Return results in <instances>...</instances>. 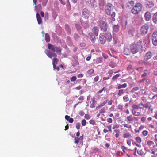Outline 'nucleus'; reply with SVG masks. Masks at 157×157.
I'll use <instances>...</instances> for the list:
<instances>
[{
	"label": "nucleus",
	"mask_w": 157,
	"mask_h": 157,
	"mask_svg": "<svg viewBox=\"0 0 157 157\" xmlns=\"http://www.w3.org/2000/svg\"><path fill=\"white\" fill-rule=\"evenodd\" d=\"M114 132L116 133L115 135L116 137H118L119 136V131L117 130H114Z\"/></svg>",
	"instance_id": "38"
},
{
	"label": "nucleus",
	"mask_w": 157,
	"mask_h": 157,
	"mask_svg": "<svg viewBox=\"0 0 157 157\" xmlns=\"http://www.w3.org/2000/svg\"><path fill=\"white\" fill-rule=\"evenodd\" d=\"M144 126H143V125H141V126L139 128V130H140V131H141V130H142V129H143L144 128Z\"/></svg>",
	"instance_id": "64"
},
{
	"label": "nucleus",
	"mask_w": 157,
	"mask_h": 157,
	"mask_svg": "<svg viewBox=\"0 0 157 157\" xmlns=\"http://www.w3.org/2000/svg\"><path fill=\"white\" fill-rule=\"evenodd\" d=\"M53 66V68L54 70H57V71H59L60 70L59 67H57L56 66V64H55L54 63V64H52Z\"/></svg>",
	"instance_id": "30"
},
{
	"label": "nucleus",
	"mask_w": 157,
	"mask_h": 157,
	"mask_svg": "<svg viewBox=\"0 0 157 157\" xmlns=\"http://www.w3.org/2000/svg\"><path fill=\"white\" fill-rule=\"evenodd\" d=\"M78 99L80 101H83L84 99V97L83 96H80L78 98Z\"/></svg>",
	"instance_id": "62"
},
{
	"label": "nucleus",
	"mask_w": 157,
	"mask_h": 157,
	"mask_svg": "<svg viewBox=\"0 0 157 157\" xmlns=\"http://www.w3.org/2000/svg\"><path fill=\"white\" fill-rule=\"evenodd\" d=\"M144 16L145 19L146 21H149L151 20V14L149 12H146L144 14Z\"/></svg>",
	"instance_id": "12"
},
{
	"label": "nucleus",
	"mask_w": 157,
	"mask_h": 157,
	"mask_svg": "<svg viewBox=\"0 0 157 157\" xmlns=\"http://www.w3.org/2000/svg\"><path fill=\"white\" fill-rule=\"evenodd\" d=\"M89 122H90V124H92L93 125H94L95 123L94 121V120H90Z\"/></svg>",
	"instance_id": "52"
},
{
	"label": "nucleus",
	"mask_w": 157,
	"mask_h": 157,
	"mask_svg": "<svg viewBox=\"0 0 157 157\" xmlns=\"http://www.w3.org/2000/svg\"><path fill=\"white\" fill-rule=\"evenodd\" d=\"M111 17L112 18V20L113 21H115V19L114 18V17L115 16V13L114 12H113L112 14H110Z\"/></svg>",
	"instance_id": "31"
},
{
	"label": "nucleus",
	"mask_w": 157,
	"mask_h": 157,
	"mask_svg": "<svg viewBox=\"0 0 157 157\" xmlns=\"http://www.w3.org/2000/svg\"><path fill=\"white\" fill-rule=\"evenodd\" d=\"M105 107L103 108L99 111L100 113L102 114L105 113Z\"/></svg>",
	"instance_id": "36"
},
{
	"label": "nucleus",
	"mask_w": 157,
	"mask_h": 157,
	"mask_svg": "<svg viewBox=\"0 0 157 157\" xmlns=\"http://www.w3.org/2000/svg\"><path fill=\"white\" fill-rule=\"evenodd\" d=\"M102 58L101 57H99L97 58L96 60V62L97 63H99L102 62Z\"/></svg>",
	"instance_id": "28"
},
{
	"label": "nucleus",
	"mask_w": 157,
	"mask_h": 157,
	"mask_svg": "<svg viewBox=\"0 0 157 157\" xmlns=\"http://www.w3.org/2000/svg\"><path fill=\"white\" fill-rule=\"evenodd\" d=\"M48 0H43L42 4L43 6H45L47 4Z\"/></svg>",
	"instance_id": "37"
},
{
	"label": "nucleus",
	"mask_w": 157,
	"mask_h": 157,
	"mask_svg": "<svg viewBox=\"0 0 157 157\" xmlns=\"http://www.w3.org/2000/svg\"><path fill=\"white\" fill-rule=\"evenodd\" d=\"M117 108L120 110H122L123 109V106L120 104L118 105L117 106Z\"/></svg>",
	"instance_id": "44"
},
{
	"label": "nucleus",
	"mask_w": 157,
	"mask_h": 157,
	"mask_svg": "<svg viewBox=\"0 0 157 157\" xmlns=\"http://www.w3.org/2000/svg\"><path fill=\"white\" fill-rule=\"evenodd\" d=\"M137 153L138 154L140 155H143L144 154V152L141 150L140 151H137Z\"/></svg>",
	"instance_id": "57"
},
{
	"label": "nucleus",
	"mask_w": 157,
	"mask_h": 157,
	"mask_svg": "<svg viewBox=\"0 0 157 157\" xmlns=\"http://www.w3.org/2000/svg\"><path fill=\"white\" fill-rule=\"evenodd\" d=\"M123 101L125 102L128 101V96L127 95L124 96L123 97Z\"/></svg>",
	"instance_id": "41"
},
{
	"label": "nucleus",
	"mask_w": 157,
	"mask_h": 157,
	"mask_svg": "<svg viewBox=\"0 0 157 157\" xmlns=\"http://www.w3.org/2000/svg\"><path fill=\"white\" fill-rule=\"evenodd\" d=\"M99 39L100 43L102 44H104L106 41H107L105 36L104 33H100Z\"/></svg>",
	"instance_id": "8"
},
{
	"label": "nucleus",
	"mask_w": 157,
	"mask_h": 157,
	"mask_svg": "<svg viewBox=\"0 0 157 157\" xmlns=\"http://www.w3.org/2000/svg\"><path fill=\"white\" fill-rule=\"evenodd\" d=\"M139 88L138 87H136L135 88H134L132 90V91L133 92H134L135 91H137L138 90Z\"/></svg>",
	"instance_id": "51"
},
{
	"label": "nucleus",
	"mask_w": 157,
	"mask_h": 157,
	"mask_svg": "<svg viewBox=\"0 0 157 157\" xmlns=\"http://www.w3.org/2000/svg\"><path fill=\"white\" fill-rule=\"evenodd\" d=\"M140 110H139V109L137 110L133 109L132 113L135 116H139L140 114Z\"/></svg>",
	"instance_id": "22"
},
{
	"label": "nucleus",
	"mask_w": 157,
	"mask_h": 157,
	"mask_svg": "<svg viewBox=\"0 0 157 157\" xmlns=\"http://www.w3.org/2000/svg\"><path fill=\"white\" fill-rule=\"evenodd\" d=\"M146 5L147 7L150 8L153 6L154 4L152 0H149L146 2Z\"/></svg>",
	"instance_id": "15"
},
{
	"label": "nucleus",
	"mask_w": 157,
	"mask_h": 157,
	"mask_svg": "<svg viewBox=\"0 0 157 157\" xmlns=\"http://www.w3.org/2000/svg\"><path fill=\"white\" fill-rule=\"evenodd\" d=\"M99 29L97 26L94 27L92 29V33L94 36H97L98 35Z\"/></svg>",
	"instance_id": "11"
},
{
	"label": "nucleus",
	"mask_w": 157,
	"mask_h": 157,
	"mask_svg": "<svg viewBox=\"0 0 157 157\" xmlns=\"http://www.w3.org/2000/svg\"><path fill=\"white\" fill-rule=\"evenodd\" d=\"M129 3L130 6H133L134 5V2L133 1H131L129 2Z\"/></svg>",
	"instance_id": "55"
},
{
	"label": "nucleus",
	"mask_w": 157,
	"mask_h": 157,
	"mask_svg": "<svg viewBox=\"0 0 157 157\" xmlns=\"http://www.w3.org/2000/svg\"><path fill=\"white\" fill-rule=\"evenodd\" d=\"M106 89L105 87H104L101 90L98 91L97 92V93L100 94L103 91H104L105 92V91H106Z\"/></svg>",
	"instance_id": "33"
},
{
	"label": "nucleus",
	"mask_w": 157,
	"mask_h": 157,
	"mask_svg": "<svg viewBox=\"0 0 157 157\" xmlns=\"http://www.w3.org/2000/svg\"><path fill=\"white\" fill-rule=\"evenodd\" d=\"M112 4L109 2L107 3L105 6V13L107 15L111 14L112 10L113 9Z\"/></svg>",
	"instance_id": "4"
},
{
	"label": "nucleus",
	"mask_w": 157,
	"mask_h": 157,
	"mask_svg": "<svg viewBox=\"0 0 157 157\" xmlns=\"http://www.w3.org/2000/svg\"><path fill=\"white\" fill-rule=\"evenodd\" d=\"M107 128H108L109 131L110 132H111L112 130H111V126L110 125L108 126H107Z\"/></svg>",
	"instance_id": "61"
},
{
	"label": "nucleus",
	"mask_w": 157,
	"mask_h": 157,
	"mask_svg": "<svg viewBox=\"0 0 157 157\" xmlns=\"http://www.w3.org/2000/svg\"><path fill=\"white\" fill-rule=\"evenodd\" d=\"M91 100L92 102L91 103V102H90V107L91 108H94L95 107L94 105L96 104L97 102L96 99L94 97H93L91 98Z\"/></svg>",
	"instance_id": "16"
},
{
	"label": "nucleus",
	"mask_w": 157,
	"mask_h": 157,
	"mask_svg": "<svg viewBox=\"0 0 157 157\" xmlns=\"http://www.w3.org/2000/svg\"><path fill=\"white\" fill-rule=\"evenodd\" d=\"M36 17L38 24L39 25L42 24V19L40 14L38 13L36 14Z\"/></svg>",
	"instance_id": "17"
},
{
	"label": "nucleus",
	"mask_w": 157,
	"mask_h": 157,
	"mask_svg": "<svg viewBox=\"0 0 157 157\" xmlns=\"http://www.w3.org/2000/svg\"><path fill=\"white\" fill-rule=\"evenodd\" d=\"M102 56L105 59H107L108 57V55L104 53H102Z\"/></svg>",
	"instance_id": "53"
},
{
	"label": "nucleus",
	"mask_w": 157,
	"mask_h": 157,
	"mask_svg": "<svg viewBox=\"0 0 157 157\" xmlns=\"http://www.w3.org/2000/svg\"><path fill=\"white\" fill-rule=\"evenodd\" d=\"M124 93V90L122 89H121L119 90V92L118 93V95L119 96H121Z\"/></svg>",
	"instance_id": "35"
},
{
	"label": "nucleus",
	"mask_w": 157,
	"mask_h": 157,
	"mask_svg": "<svg viewBox=\"0 0 157 157\" xmlns=\"http://www.w3.org/2000/svg\"><path fill=\"white\" fill-rule=\"evenodd\" d=\"M148 108L151 111H152L153 110V108L152 105H150Z\"/></svg>",
	"instance_id": "56"
},
{
	"label": "nucleus",
	"mask_w": 157,
	"mask_h": 157,
	"mask_svg": "<svg viewBox=\"0 0 157 157\" xmlns=\"http://www.w3.org/2000/svg\"><path fill=\"white\" fill-rule=\"evenodd\" d=\"M120 76V74H117L115 76H113L112 78V79L113 81H114L116 80Z\"/></svg>",
	"instance_id": "25"
},
{
	"label": "nucleus",
	"mask_w": 157,
	"mask_h": 157,
	"mask_svg": "<svg viewBox=\"0 0 157 157\" xmlns=\"http://www.w3.org/2000/svg\"><path fill=\"white\" fill-rule=\"evenodd\" d=\"M82 16L86 19H88L89 17V12L87 9L84 8L82 12Z\"/></svg>",
	"instance_id": "9"
},
{
	"label": "nucleus",
	"mask_w": 157,
	"mask_h": 157,
	"mask_svg": "<svg viewBox=\"0 0 157 157\" xmlns=\"http://www.w3.org/2000/svg\"><path fill=\"white\" fill-rule=\"evenodd\" d=\"M55 49L57 53L59 52L60 53V54H61V49L60 47H56Z\"/></svg>",
	"instance_id": "27"
},
{
	"label": "nucleus",
	"mask_w": 157,
	"mask_h": 157,
	"mask_svg": "<svg viewBox=\"0 0 157 157\" xmlns=\"http://www.w3.org/2000/svg\"><path fill=\"white\" fill-rule=\"evenodd\" d=\"M76 77L75 76H72L71 78V81L72 82L76 80Z\"/></svg>",
	"instance_id": "48"
},
{
	"label": "nucleus",
	"mask_w": 157,
	"mask_h": 157,
	"mask_svg": "<svg viewBox=\"0 0 157 157\" xmlns=\"http://www.w3.org/2000/svg\"><path fill=\"white\" fill-rule=\"evenodd\" d=\"M146 119V118L145 117H143L141 118V121L143 122H145Z\"/></svg>",
	"instance_id": "45"
},
{
	"label": "nucleus",
	"mask_w": 157,
	"mask_h": 157,
	"mask_svg": "<svg viewBox=\"0 0 157 157\" xmlns=\"http://www.w3.org/2000/svg\"><path fill=\"white\" fill-rule=\"evenodd\" d=\"M75 27L79 33H83L81 29V27L79 24H76L75 25Z\"/></svg>",
	"instance_id": "20"
},
{
	"label": "nucleus",
	"mask_w": 157,
	"mask_h": 157,
	"mask_svg": "<svg viewBox=\"0 0 157 157\" xmlns=\"http://www.w3.org/2000/svg\"><path fill=\"white\" fill-rule=\"evenodd\" d=\"M127 86V84L124 83L123 85L119 84L117 86V89H119L122 88H125Z\"/></svg>",
	"instance_id": "26"
},
{
	"label": "nucleus",
	"mask_w": 157,
	"mask_h": 157,
	"mask_svg": "<svg viewBox=\"0 0 157 157\" xmlns=\"http://www.w3.org/2000/svg\"><path fill=\"white\" fill-rule=\"evenodd\" d=\"M90 3L91 4H94L96 2V0H90Z\"/></svg>",
	"instance_id": "63"
},
{
	"label": "nucleus",
	"mask_w": 157,
	"mask_h": 157,
	"mask_svg": "<svg viewBox=\"0 0 157 157\" xmlns=\"http://www.w3.org/2000/svg\"><path fill=\"white\" fill-rule=\"evenodd\" d=\"M45 40L47 42H49L50 41V38L49 35L48 33H46L45 35Z\"/></svg>",
	"instance_id": "24"
},
{
	"label": "nucleus",
	"mask_w": 157,
	"mask_h": 157,
	"mask_svg": "<svg viewBox=\"0 0 157 157\" xmlns=\"http://www.w3.org/2000/svg\"><path fill=\"white\" fill-rule=\"evenodd\" d=\"M148 132L147 130H144L142 132L144 136H146L148 134Z\"/></svg>",
	"instance_id": "47"
},
{
	"label": "nucleus",
	"mask_w": 157,
	"mask_h": 157,
	"mask_svg": "<svg viewBox=\"0 0 157 157\" xmlns=\"http://www.w3.org/2000/svg\"><path fill=\"white\" fill-rule=\"evenodd\" d=\"M49 16L48 13V12H46L45 13V16L44 17V20L45 21L48 20V19Z\"/></svg>",
	"instance_id": "32"
},
{
	"label": "nucleus",
	"mask_w": 157,
	"mask_h": 157,
	"mask_svg": "<svg viewBox=\"0 0 157 157\" xmlns=\"http://www.w3.org/2000/svg\"><path fill=\"white\" fill-rule=\"evenodd\" d=\"M141 91L143 94H144L146 93V91L145 89H143L141 90Z\"/></svg>",
	"instance_id": "60"
},
{
	"label": "nucleus",
	"mask_w": 157,
	"mask_h": 157,
	"mask_svg": "<svg viewBox=\"0 0 157 157\" xmlns=\"http://www.w3.org/2000/svg\"><path fill=\"white\" fill-rule=\"evenodd\" d=\"M154 144V142L151 141H148L147 142V145L149 146H152Z\"/></svg>",
	"instance_id": "34"
},
{
	"label": "nucleus",
	"mask_w": 157,
	"mask_h": 157,
	"mask_svg": "<svg viewBox=\"0 0 157 157\" xmlns=\"http://www.w3.org/2000/svg\"><path fill=\"white\" fill-rule=\"evenodd\" d=\"M112 28L114 32L117 33L118 32L119 26L118 24L113 25Z\"/></svg>",
	"instance_id": "19"
},
{
	"label": "nucleus",
	"mask_w": 157,
	"mask_h": 157,
	"mask_svg": "<svg viewBox=\"0 0 157 157\" xmlns=\"http://www.w3.org/2000/svg\"><path fill=\"white\" fill-rule=\"evenodd\" d=\"M99 78V76L98 75L96 76L94 79V81L95 82H96L98 80Z\"/></svg>",
	"instance_id": "43"
},
{
	"label": "nucleus",
	"mask_w": 157,
	"mask_h": 157,
	"mask_svg": "<svg viewBox=\"0 0 157 157\" xmlns=\"http://www.w3.org/2000/svg\"><path fill=\"white\" fill-rule=\"evenodd\" d=\"M150 102H148L147 103H146L144 105V107L146 108H148L149 106L150 105Z\"/></svg>",
	"instance_id": "40"
},
{
	"label": "nucleus",
	"mask_w": 157,
	"mask_h": 157,
	"mask_svg": "<svg viewBox=\"0 0 157 157\" xmlns=\"http://www.w3.org/2000/svg\"><path fill=\"white\" fill-rule=\"evenodd\" d=\"M152 37L153 45L155 46L157 45V31H155L153 33Z\"/></svg>",
	"instance_id": "7"
},
{
	"label": "nucleus",
	"mask_w": 157,
	"mask_h": 157,
	"mask_svg": "<svg viewBox=\"0 0 157 157\" xmlns=\"http://www.w3.org/2000/svg\"><path fill=\"white\" fill-rule=\"evenodd\" d=\"M148 29L149 26L147 24H145L142 26L140 29L141 34L142 35H145L147 33Z\"/></svg>",
	"instance_id": "6"
},
{
	"label": "nucleus",
	"mask_w": 157,
	"mask_h": 157,
	"mask_svg": "<svg viewBox=\"0 0 157 157\" xmlns=\"http://www.w3.org/2000/svg\"><path fill=\"white\" fill-rule=\"evenodd\" d=\"M94 70L93 69H91L87 71V73L89 75H90L93 74L94 72Z\"/></svg>",
	"instance_id": "29"
},
{
	"label": "nucleus",
	"mask_w": 157,
	"mask_h": 157,
	"mask_svg": "<svg viewBox=\"0 0 157 157\" xmlns=\"http://www.w3.org/2000/svg\"><path fill=\"white\" fill-rule=\"evenodd\" d=\"M80 127V124L79 123H77L76 124V128L77 129H79Z\"/></svg>",
	"instance_id": "49"
},
{
	"label": "nucleus",
	"mask_w": 157,
	"mask_h": 157,
	"mask_svg": "<svg viewBox=\"0 0 157 157\" xmlns=\"http://www.w3.org/2000/svg\"><path fill=\"white\" fill-rule=\"evenodd\" d=\"M44 52L47 56L50 58H52L53 57H55L53 59L52 64H54V63L56 64H57L59 60L57 58H56L57 56L56 53L52 52L50 50L47 49L45 50Z\"/></svg>",
	"instance_id": "2"
},
{
	"label": "nucleus",
	"mask_w": 157,
	"mask_h": 157,
	"mask_svg": "<svg viewBox=\"0 0 157 157\" xmlns=\"http://www.w3.org/2000/svg\"><path fill=\"white\" fill-rule=\"evenodd\" d=\"M65 118L66 120L67 121H68L69 119L70 118V116L66 115L65 117Z\"/></svg>",
	"instance_id": "59"
},
{
	"label": "nucleus",
	"mask_w": 157,
	"mask_h": 157,
	"mask_svg": "<svg viewBox=\"0 0 157 157\" xmlns=\"http://www.w3.org/2000/svg\"><path fill=\"white\" fill-rule=\"evenodd\" d=\"M82 125V126H85L86 125V121L85 119L83 120L81 122Z\"/></svg>",
	"instance_id": "39"
},
{
	"label": "nucleus",
	"mask_w": 157,
	"mask_h": 157,
	"mask_svg": "<svg viewBox=\"0 0 157 157\" xmlns=\"http://www.w3.org/2000/svg\"><path fill=\"white\" fill-rule=\"evenodd\" d=\"M107 102V100H105L102 103H101V104L99 105L98 106H97L96 108V109H99L100 108L104 106L105 105V104Z\"/></svg>",
	"instance_id": "21"
},
{
	"label": "nucleus",
	"mask_w": 157,
	"mask_h": 157,
	"mask_svg": "<svg viewBox=\"0 0 157 157\" xmlns=\"http://www.w3.org/2000/svg\"><path fill=\"white\" fill-rule=\"evenodd\" d=\"M152 21L154 23H157V12L155 13L152 17Z\"/></svg>",
	"instance_id": "23"
},
{
	"label": "nucleus",
	"mask_w": 157,
	"mask_h": 157,
	"mask_svg": "<svg viewBox=\"0 0 157 157\" xmlns=\"http://www.w3.org/2000/svg\"><path fill=\"white\" fill-rule=\"evenodd\" d=\"M132 108L134 109H133L135 110H137L139 109L138 106L135 105H134L132 106Z\"/></svg>",
	"instance_id": "54"
},
{
	"label": "nucleus",
	"mask_w": 157,
	"mask_h": 157,
	"mask_svg": "<svg viewBox=\"0 0 157 157\" xmlns=\"http://www.w3.org/2000/svg\"><path fill=\"white\" fill-rule=\"evenodd\" d=\"M138 106V109H143L144 107V105L142 103L139 104Z\"/></svg>",
	"instance_id": "42"
},
{
	"label": "nucleus",
	"mask_w": 157,
	"mask_h": 157,
	"mask_svg": "<svg viewBox=\"0 0 157 157\" xmlns=\"http://www.w3.org/2000/svg\"><path fill=\"white\" fill-rule=\"evenodd\" d=\"M104 35L106 40L108 42H110L111 41L112 37L111 34L109 32H107L104 33Z\"/></svg>",
	"instance_id": "10"
},
{
	"label": "nucleus",
	"mask_w": 157,
	"mask_h": 157,
	"mask_svg": "<svg viewBox=\"0 0 157 157\" xmlns=\"http://www.w3.org/2000/svg\"><path fill=\"white\" fill-rule=\"evenodd\" d=\"M136 142L139 144H140L141 141V138H136Z\"/></svg>",
	"instance_id": "46"
},
{
	"label": "nucleus",
	"mask_w": 157,
	"mask_h": 157,
	"mask_svg": "<svg viewBox=\"0 0 157 157\" xmlns=\"http://www.w3.org/2000/svg\"><path fill=\"white\" fill-rule=\"evenodd\" d=\"M48 48L51 50L52 52H55L56 51L55 47L51 44L48 43Z\"/></svg>",
	"instance_id": "18"
},
{
	"label": "nucleus",
	"mask_w": 157,
	"mask_h": 157,
	"mask_svg": "<svg viewBox=\"0 0 157 157\" xmlns=\"http://www.w3.org/2000/svg\"><path fill=\"white\" fill-rule=\"evenodd\" d=\"M152 56V54L151 52H147L144 56V59L146 60H148Z\"/></svg>",
	"instance_id": "14"
},
{
	"label": "nucleus",
	"mask_w": 157,
	"mask_h": 157,
	"mask_svg": "<svg viewBox=\"0 0 157 157\" xmlns=\"http://www.w3.org/2000/svg\"><path fill=\"white\" fill-rule=\"evenodd\" d=\"M68 121H69V123H72L73 122L74 120H73V118H70L69 119V120H68Z\"/></svg>",
	"instance_id": "58"
},
{
	"label": "nucleus",
	"mask_w": 157,
	"mask_h": 157,
	"mask_svg": "<svg viewBox=\"0 0 157 157\" xmlns=\"http://www.w3.org/2000/svg\"><path fill=\"white\" fill-rule=\"evenodd\" d=\"M107 121L109 123H111L113 121V120L112 119L110 118H107Z\"/></svg>",
	"instance_id": "50"
},
{
	"label": "nucleus",
	"mask_w": 157,
	"mask_h": 157,
	"mask_svg": "<svg viewBox=\"0 0 157 157\" xmlns=\"http://www.w3.org/2000/svg\"><path fill=\"white\" fill-rule=\"evenodd\" d=\"M142 40H140L136 43H132L130 46L131 50L133 54H135L138 51L139 48H142Z\"/></svg>",
	"instance_id": "1"
},
{
	"label": "nucleus",
	"mask_w": 157,
	"mask_h": 157,
	"mask_svg": "<svg viewBox=\"0 0 157 157\" xmlns=\"http://www.w3.org/2000/svg\"><path fill=\"white\" fill-rule=\"evenodd\" d=\"M142 8V6L141 4L137 3L132 9L131 12L133 14H137L141 11Z\"/></svg>",
	"instance_id": "3"
},
{
	"label": "nucleus",
	"mask_w": 157,
	"mask_h": 157,
	"mask_svg": "<svg viewBox=\"0 0 157 157\" xmlns=\"http://www.w3.org/2000/svg\"><path fill=\"white\" fill-rule=\"evenodd\" d=\"M99 26L100 30L103 31L105 32L107 30L108 25L107 23L104 21H101Z\"/></svg>",
	"instance_id": "5"
},
{
	"label": "nucleus",
	"mask_w": 157,
	"mask_h": 157,
	"mask_svg": "<svg viewBox=\"0 0 157 157\" xmlns=\"http://www.w3.org/2000/svg\"><path fill=\"white\" fill-rule=\"evenodd\" d=\"M88 35L91 41L93 43L95 42L96 40V38L95 37L96 36H94V35H93V33L91 32H90L89 33Z\"/></svg>",
	"instance_id": "13"
}]
</instances>
